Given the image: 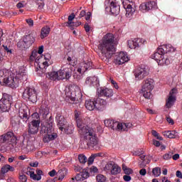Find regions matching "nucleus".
I'll return each instance as SVG.
<instances>
[{"mask_svg": "<svg viewBox=\"0 0 182 182\" xmlns=\"http://www.w3.org/2000/svg\"><path fill=\"white\" fill-rule=\"evenodd\" d=\"M75 117L81 144L84 146H87L89 149L97 150L99 141L96 136V131L88 125L90 123V119L82 117L79 112H75Z\"/></svg>", "mask_w": 182, "mask_h": 182, "instance_id": "obj_1", "label": "nucleus"}, {"mask_svg": "<svg viewBox=\"0 0 182 182\" xmlns=\"http://www.w3.org/2000/svg\"><path fill=\"white\" fill-rule=\"evenodd\" d=\"M27 78L26 70L23 67L16 70V74L7 69L0 70V85L2 86H9L11 89H16V87H19L22 80H26Z\"/></svg>", "mask_w": 182, "mask_h": 182, "instance_id": "obj_2", "label": "nucleus"}, {"mask_svg": "<svg viewBox=\"0 0 182 182\" xmlns=\"http://www.w3.org/2000/svg\"><path fill=\"white\" fill-rule=\"evenodd\" d=\"M88 69H92V62L89 60L80 63L75 68L71 64H66L58 70L59 79L60 80H69L73 75L74 79L80 80L83 73Z\"/></svg>", "mask_w": 182, "mask_h": 182, "instance_id": "obj_3", "label": "nucleus"}, {"mask_svg": "<svg viewBox=\"0 0 182 182\" xmlns=\"http://www.w3.org/2000/svg\"><path fill=\"white\" fill-rule=\"evenodd\" d=\"M101 50V59L103 62L109 63L112 56L116 53V47H114V36L112 33L105 34L100 41L98 46Z\"/></svg>", "mask_w": 182, "mask_h": 182, "instance_id": "obj_4", "label": "nucleus"}, {"mask_svg": "<svg viewBox=\"0 0 182 182\" xmlns=\"http://www.w3.org/2000/svg\"><path fill=\"white\" fill-rule=\"evenodd\" d=\"M176 48L171 44H166L157 49L156 52L151 55V59H154L160 66L170 65V60L164 55L168 52H175Z\"/></svg>", "mask_w": 182, "mask_h": 182, "instance_id": "obj_5", "label": "nucleus"}, {"mask_svg": "<svg viewBox=\"0 0 182 182\" xmlns=\"http://www.w3.org/2000/svg\"><path fill=\"white\" fill-rule=\"evenodd\" d=\"M65 100L71 103H82L83 94L82 90L77 85H73L65 90Z\"/></svg>", "mask_w": 182, "mask_h": 182, "instance_id": "obj_6", "label": "nucleus"}, {"mask_svg": "<svg viewBox=\"0 0 182 182\" xmlns=\"http://www.w3.org/2000/svg\"><path fill=\"white\" fill-rule=\"evenodd\" d=\"M41 134L43 136V141L44 143H49L53 141L58 137V134L53 132V121L50 120L48 122H43L41 124Z\"/></svg>", "mask_w": 182, "mask_h": 182, "instance_id": "obj_7", "label": "nucleus"}, {"mask_svg": "<svg viewBox=\"0 0 182 182\" xmlns=\"http://www.w3.org/2000/svg\"><path fill=\"white\" fill-rule=\"evenodd\" d=\"M154 89V80L151 78H148L143 81L140 93L145 97V99H151V91Z\"/></svg>", "mask_w": 182, "mask_h": 182, "instance_id": "obj_8", "label": "nucleus"}, {"mask_svg": "<svg viewBox=\"0 0 182 182\" xmlns=\"http://www.w3.org/2000/svg\"><path fill=\"white\" fill-rule=\"evenodd\" d=\"M50 59H52V56L50 54L47 53L43 56H42V60L39 68H36V71L40 76H42L46 72V68L50 65L52 63H50Z\"/></svg>", "mask_w": 182, "mask_h": 182, "instance_id": "obj_9", "label": "nucleus"}, {"mask_svg": "<svg viewBox=\"0 0 182 182\" xmlns=\"http://www.w3.org/2000/svg\"><path fill=\"white\" fill-rule=\"evenodd\" d=\"M11 105H12V96L4 94L3 97L0 100V112H9Z\"/></svg>", "mask_w": 182, "mask_h": 182, "instance_id": "obj_10", "label": "nucleus"}, {"mask_svg": "<svg viewBox=\"0 0 182 182\" xmlns=\"http://www.w3.org/2000/svg\"><path fill=\"white\" fill-rule=\"evenodd\" d=\"M123 8L126 10V17L132 18L136 12V4L130 0H122Z\"/></svg>", "mask_w": 182, "mask_h": 182, "instance_id": "obj_11", "label": "nucleus"}, {"mask_svg": "<svg viewBox=\"0 0 182 182\" xmlns=\"http://www.w3.org/2000/svg\"><path fill=\"white\" fill-rule=\"evenodd\" d=\"M23 97L28 99L32 103H36L38 100V93L34 87H26L23 92Z\"/></svg>", "mask_w": 182, "mask_h": 182, "instance_id": "obj_12", "label": "nucleus"}, {"mask_svg": "<svg viewBox=\"0 0 182 182\" xmlns=\"http://www.w3.org/2000/svg\"><path fill=\"white\" fill-rule=\"evenodd\" d=\"M28 134L29 136H35L39 132L41 127V119H33L28 123Z\"/></svg>", "mask_w": 182, "mask_h": 182, "instance_id": "obj_13", "label": "nucleus"}, {"mask_svg": "<svg viewBox=\"0 0 182 182\" xmlns=\"http://www.w3.org/2000/svg\"><path fill=\"white\" fill-rule=\"evenodd\" d=\"M130 60V58L127 55V53L126 52H119L117 53L114 58V65H124V63H127Z\"/></svg>", "mask_w": 182, "mask_h": 182, "instance_id": "obj_14", "label": "nucleus"}, {"mask_svg": "<svg viewBox=\"0 0 182 182\" xmlns=\"http://www.w3.org/2000/svg\"><path fill=\"white\" fill-rule=\"evenodd\" d=\"M35 42V38L31 34L25 36L23 38V41L17 43L18 48H23V49H28L32 43Z\"/></svg>", "mask_w": 182, "mask_h": 182, "instance_id": "obj_15", "label": "nucleus"}, {"mask_svg": "<svg viewBox=\"0 0 182 182\" xmlns=\"http://www.w3.org/2000/svg\"><path fill=\"white\" fill-rule=\"evenodd\" d=\"M0 140L7 144H16V136L13 132H8L1 136Z\"/></svg>", "mask_w": 182, "mask_h": 182, "instance_id": "obj_16", "label": "nucleus"}, {"mask_svg": "<svg viewBox=\"0 0 182 182\" xmlns=\"http://www.w3.org/2000/svg\"><path fill=\"white\" fill-rule=\"evenodd\" d=\"M147 75H149V73H147V70L144 67L138 66L134 70L135 80H143Z\"/></svg>", "mask_w": 182, "mask_h": 182, "instance_id": "obj_17", "label": "nucleus"}, {"mask_svg": "<svg viewBox=\"0 0 182 182\" xmlns=\"http://www.w3.org/2000/svg\"><path fill=\"white\" fill-rule=\"evenodd\" d=\"M157 6V3L155 1H148L141 3L139 5V11L142 12V14H146L149 12V11H151V9H155Z\"/></svg>", "mask_w": 182, "mask_h": 182, "instance_id": "obj_18", "label": "nucleus"}, {"mask_svg": "<svg viewBox=\"0 0 182 182\" xmlns=\"http://www.w3.org/2000/svg\"><path fill=\"white\" fill-rule=\"evenodd\" d=\"M146 40L143 38H134L127 41V46L129 49H136V48H140L144 45Z\"/></svg>", "mask_w": 182, "mask_h": 182, "instance_id": "obj_19", "label": "nucleus"}, {"mask_svg": "<svg viewBox=\"0 0 182 182\" xmlns=\"http://www.w3.org/2000/svg\"><path fill=\"white\" fill-rule=\"evenodd\" d=\"M176 95H177V90L173 88L170 91L168 98L166 99V106L167 109H171V107L174 106V103H176Z\"/></svg>", "mask_w": 182, "mask_h": 182, "instance_id": "obj_20", "label": "nucleus"}, {"mask_svg": "<svg viewBox=\"0 0 182 182\" xmlns=\"http://www.w3.org/2000/svg\"><path fill=\"white\" fill-rule=\"evenodd\" d=\"M49 114V108L48 107H41L39 109V112H34L32 114L33 120H41V116H43V119H46V116Z\"/></svg>", "mask_w": 182, "mask_h": 182, "instance_id": "obj_21", "label": "nucleus"}, {"mask_svg": "<svg viewBox=\"0 0 182 182\" xmlns=\"http://www.w3.org/2000/svg\"><path fill=\"white\" fill-rule=\"evenodd\" d=\"M42 59V55L38 53V51H32L31 55H30V60L31 62H34L35 66H36V68H38L39 70H41L40 66Z\"/></svg>", "mask_w": 182, "mask_h": 182, "instance_id": "obj_22", "label": "nucleus"}, {"mask_svg": "<svg viewBox=\"0 0 182 182\" xmlns=\"http://www.w3.org/2000/svg\"><path fill=\"white\" fill-rule=\"evenodd\" d=\"M130 127H132V123H120L117 121H115L111 129L112 130H118L119 132H120V130H122L123 132H127Z\"/></svg>", "mask_w": 182, "mask_h": 182, "instance_id": "obj_23", "label": "nucleus"}, {"mask_svg": "<svg viewBox=\"0 0 182 182\" xmlns=\"http://www.w3.org/2000/svg\"><path fill=\"white\" fill-rule=\"evenodd\" d=\"M106 105H107V102L104 99L98 97L95 100V108L96 110H98L99 112L105 110Z\"/></svg>", "mask_w": 182, "mask_h": 182, "instance_id": "obj_24", "label": "nucleus"}, {"mask_svg": "<svg viewBox=\"0 0 182 182\" xmlns=\"http://www.w3.org/2000/svg\"><path fill=\"white\" fill-rule=\"evenodd\" d=\"M18 117L21 119L23 123H28L29 115H28V109L26 108H20L18 110Z\"/></svg>", "mask_w": 182, "mask_h": 182, "instance_id": "obj_25", "label": "nucleus"}, {"mask_svg": "<svg viewBox=\"0 0 182 182\" xmlns=\"http://www.w3.org/2000/svg\"><path fill=\"white\" fill-rule=\"evenodd\" d=\"M99 96L104 97H112L113 96V90L109 88H100L98 90Z\"/></svg>", "mask_w": 182, "mask_h": 182, "instance_id": "obj_26", "label": "nucleus"}, {"mask_svg": "<svg viewBox=\"0 0 182 182\" xmlns=\"http://www.w3.org/2000/svg\"><path fill=\"white\" fill-rule=\"evenodd\" d=\"M20 148L25 153H29V151H31V150H32V142H31V141H25V140H23L20 144Z\"/></svg>", "mask_w": 182, "mask_h": 182, "instance_id": "obj_27", "label": "nucleus"}, {"mask_svg": "<svg viewBox=\"0 0 182 182\" xmlns=\"http://www.w3.org/2000/svg\"><path fill=\"white\" fill-rule=\"evenodd\" d=\"M55 120L58 124V127H59L60 130L62 132L63 129H65V117L62 116V114L58 113L55 117Z\"/></svg>", "mask_w": 182, "mask_h": 182, "instance_id": "obj_28", "label": "nucleus"}, {"mask_svg": "<svg viewBox=\"0 0 182 182\" xmlns=\"http://www.w3.org/2000/svg\"><path fill=\"white\" fill-rule=\"evenodd\" d=\"M109 11L112 15H118L119 12H120V6H119V4L112 1L110 4Z\"/></svg>", "mask_w": 182, "mask_h": 182, "instance_id": "obj_29", "label": "nucleus"}, {"mask_svg": "<svg viewBox=\"0 0 182 182\" xmlns=\"http://www.w3.org/2000/svg\"><path fill=\"white\" fill-rule=\"evenodd\" d=\"M162 134L168 139H178V132L176 131H164Z\"/></svg>", "mask_w": 182, "mask_h": 182, "instance_id": "obj_30", "label": "nucleus"}, {"mask_svg": "<svg viewBox=\"0 0 182 182\" xmlns=\"http://www.w3.org/2000/svg\"><path fill=\"white\" fill-rule=\"evenodd\" d=\"M85 106L87 110H96V101L95 100H87Z\"/></svg>", "mask_w": 182, "mask_h": 182, "instance_id": "obj_31", "label": "nucleus"}, {"mask_svg": "<svg viewBox=\"0 0 182 182\" xmlns=\"http://www.w3.org/2000/svg\"><path fill=\"white\" fill-rule=\"evenodd\" d=\"M50 33V28L48 26H46L41 28V39H45Z\"/></svg>", "mask_w": 182, "mask_h": 182, "instance_id": "obj_32", "label": "nucleus"}, {"mask_svg": "<svg viewBox=\"0 0 182 182\" xmlns=\"http://www.w3.org/2000/svg\"><path fill=\"white\" fill-rule=\"evenodd\" d=\"M1 171L2 174H6L9 171H15V168L9 164H6L2 166Z\"/></svg>", "mask_w": 182, "mask_h": 182, "instance_id": "obj_33", "label": "nucleus"}, {"mask_svg": "<svg viewBox=\"0 0 182 182\" xmlns=\"http://www.w3.org/2000/svg\"><path fill=\"white\" fill-rule=\"evenodd\" d=\"M76 178L80 181H83L86 180V178H89V173L87 171L81 172L77 175Z\"/></svg>", "mask_w": 182, "mask_h": 182, "instance_id": "obj_34", "label": "nucleus"}, {"mask_svg": "<svg viewBox=\"0 0 182 182\" xmlns=\"http://www.w3.org/2000/svg\"><path fill=\"white\" fill-rule=\"evenodd\" d=\"M48 77H50L51 80H60L59 78V71H53L48 73Z\"/></svg>", "mask_w": 182, "mask_h": 182, "instance_id": "obj_35", "label": "nucleus"}, {"mask_svg": "<svg viewBox=\"0 0 182 182\" xmlns=\"http://www.w3.org/2000/svg\"><path fill=\"white\" fill-rule=\"evenodd\" d=\"M121 172L122 168H120V166H119L117 164H115L112 168V170H111V174L112 176H117V174H120Z\"/></svg>", "mask_w": 182, "mask_h": 182, "instance_id": "obj_36", "label": "nucleus"}, {"mask_svg": "<svg viewBox=\"0 0 182 182\" xmlns=\"http://www.w3.org/2000/svg\"><path fill=\"white\" fill-rule=\"evenodd\" d=\"M115 165L116 164H114L113 161L108 162L104 168L105 171H112Z\"/></svg>", "mask_w": 182, "mask_h": 182, "instance_id": "obj_37", "label": "nucleus"}, {"mask_svg": "<svg viewBox=\"0 0 182 182\" xmlns=\"http://www.w3.org/2000/svg\"><path fill=\"white\" fill-rule=\"evenodd\" d=\"M152 174L154 177H159L161 174V168L160 167L154 168L152 170Z\"/></svg>", "mask_w": 182, "mask_h": 182, "instance_id": "obj_38", "label": "nucleus"}, {"mask_svg": "<svg viewBox=\"0 0 182 182\" xmlns=\"http://www.w3.org/2000/svg\"><path fill=\"white\" fill-rule=\"evenodd\" d=\"M30 177L31 178H33V180H37V181H39L42 178V176H38V174H35V172L30 171Z\"/></svg>", "mask_w": 182, "mask_h": 182, "instance_id": "obj_39", "label": "nucleus"}, {"mask_svg": "<svg viewBox=\"0 0 182 182\" xmlns=\"http://www.w3.org/2000/svg\"><path fill=\"white\" fill-rule=\"evenodd\" d=\"M78 160L81 164H85L87 161V158L83 154H80L78 156Z\"/></svg>", "mask_w": 182, "mask_h": 182, "instance_id": "obj_40", "label": "nucleus"}, {"mask_svg": "<svg viewBox=\"0 0 182 182\" xmlns=\"http://www.w3.org/2000/svg\"><path fill=\"white\" fill-rule=\"evenodd\" d=\"M122 170L124 173H125L128 176L133 173V170H132V168H127L126 165H122Z\"/></svg>", "mask_w": 182, "mask_h": 182, "instance_id": "obj_41", "label": "nucleus"}, {"mask_svg": "<svg viewBox=\"0 0 182 182\" xmlns=\"http://www.w3.org/2000/svg\"><path fill=\"white\" fill-rule=\"evenodd\" d=\"M36 4L38 6V9H43V7L45 6V3L43 2V0H36Z\"/></svg>", "mask_w": 182, "mask_h": 182, "instance_id": "obj_42", "label": "nucleus"}, {"mask_svg": "<svg viewBox=\"0 0 182 182\" xmlns=\"http://www.w3.org/2000/svg\"><path fill=\"white\" fill-rule=\"evenodd\" d=\"M104 124H105L106 127L112 128V124H113V119H105L104 121Z\"/></svg>", "mask_w": 182, "mask_h": 182, "instance_id": "obj_43", "label": "nucleus"}, {"mask_svg": "<svg viewBox=\"0 0 182 182\" xmlns=\"http://www.w3.org/2000/svg\"><path fill=\"white\" fill-rule=\"evenodd\" d=\"M97 182H105L106 181V177L102 174H99L97 176Z\"/></svg>", "mask_w": 182, "mask_h": 182, "instance_id": "obj_44", "label": "nucleus"}, {"mask_svg": "<svg viewBox=\"0 0 182 182\" xmlns=\"http://www.w3.org/2000/svg\"><path fill=\"white\" fill-rule=\"evenodd\" d=\"M97 83H99V79L97 78V77L96 76L91 77V85L92 86H95L97 85Z\"/></svg>", "mask_w": 182, "mask_h": 182, "instance_id": "obj_45", "label": "nucleus"}, {"mask_svg": "<svg viewBox=\"0 0 182 182\" xmlns=\"http://www.w3.org/2000/svg\"><path fill=\"white\" fill-rule=\"evenodd\" d=\"M152 134H153V136H154V137H156V139H157L158 140H161V141L163 140V137L161 136L160 135H159V134L157 133L156 131L153 130V131H152Z\"/></svg>", "mask_w": 182, "mask_h": 182, "instance_id": "obj_46", "label": "nucleus"}, {"mask_svg": "<svg viewBox=\"0 0 182 182\" xmlns=\"http://www.w3.org/2000/svg\"><path fill=\"white\" fill-rule=\"evenodd\" d=\"M110 83L112 85V86L114 87V89H119V85H117V82L114 81L113 79H109Z\"/></svg>", "mask_w": 182, "mask_h": 182, "instance_id": "obj_47", "label": "nucleus"}, {"mask_svg": "<svg viewBox=\"0 0 182 182\" xmlns=\"http://www.w3.org/2000/svg\"><path fill=\"white\" fill-rule=\"evenodd\" d=\"M73 19H75V14L73 13L68 16V25H72Z\"/></svg>", "mask_w": 182, "mask_h": 182, "instance_id": "obj_48", "label": "nucleus"}, {"mask_svg": "<svg viewBox=\"0 0 182 182\" xmlns=\"http://www.w3.org/2000/svg\"><path fill=\"white\" fill-rule=\"evenodd\" d=\"M172 157H173V154L171 152L164 155V160H170V159H171Z\"/></svg>", "mask_w": 182, "mask_h": 182, "instance_id": "obj_49", "label": "nucleus"}, {"mask_svg": "<svg viewBox=\"0 0 182 182\" xmlns=\"http://www.w3.org/2000/svg\"><path fill=\"white\" fill-rule=\"evenodd\" d=\"M96 158L93 154H92L89 158H88V164H93V161H95V159Z\"/></svg>", "mask_w": 182, "mask_h": 182, "instance_id": "obj_50", "label": "nucleus"}, {"mask_svg": "<svg viewBox=\"0 0 182 182\" xmlns=\"http://www.w3.org/2000/svg\"><path fill=\"white\" fill-rule=\"evenodd\" d=\"M3 48L7 53H12V50L7 46L3 45Z\"/></svg>", "mask_w": 182, "mask_h": 182, "instance_id": "obj_51", "label": "nucleus"}, {"mask_svg": "<svg viewBox=\"0 0 182 182\" xmlns=\"http://www.w3.org/2000/svg\"><path fill=\"white\" fill-rule=\"evenodd\" d=\"M26 22L28 23V26H33V20H32V18L26 19Z\"/></svg>", "mask_w": 182, "mask_h": 182, "instance_id": "obj_52", "label": "nucleus"}, {"mask_svg": "<svg viewBox=\"0 0 182 182\" xmlns=\"http://www.w3.org/2000/svg\"><path fill=\"white\" fill-rule=\"evenodd\" d=\"M19 179L21 180V181L22 182H26L28 181V178H26V175H21L19 176Z\"/></svg>", "mask_w": 182, "mask_h": 182, "instance_id": "obj_53", "label": "nucleus"}, {"mask_svg": "<svg viewBox=\"0 0 182 182\" xmlns=\"http://www.w3.org/2000/svg\"><path fill=\"white\" fill-rule=\"evenodd\" d=\"M90 171L91 173H97V171H99V170L97 169V167L96 166H92L90 168Z\"/></svg>", "mask_w": 182, "mask_h": 182, "instance_id": "obj_54", "label": "nucleus"}, {"mask_svg": "<svg viewBox=\"0 0 182 182\" xmlns=\"http://www.w3.org/2000/svg\"><path fill=\"white\" fill-rule=\"evenodd\" d=\"M123 179L124 180V181L129 182V181H130L132 180V177L130 176H129V175H124L123 176Z\"/></svg>", "mask_w": 182, "mask_h": 182, "instance_id": "obj_55", "label": "nucleus"}, {"mask_svg": "<svg viewBox=\"0 0 182 182\" xmlns=\"http://www.w3.org/2000/svg\"><path fill=\"white\" fill-rule=\"evenodd\" d=\"M84 28H85V32H87V33L90 32V26H89L88 23H85L84 26Z\"/></svg>", "mask_w": 182, "mask_h": 182, "instance_id": "obj_56", "label": "nucleus"}, {"mask_svg": "<svg viewBox=\"0 0 182 182\" xmlns=\"http://www.w3.org/2000/svg\"><path fill=\"white\" fill-rule=\"evenodd\" d=\"M166 121L168 122V123L169 124H171V125L174 124V121H173V119H171V117H166Z\"/></svg>", "mask_w": 182, "mask_h": 182, "instance_id": "obj_57", "label": "nucleus"}, {"mask_svg": "<svg viewBox=\"0 0 182 182\" xmlns=\"http://www.w3.org/2000/svg\"><path fill=\"white\" fill-rule=\"evenodd\" d=\"M85 83H86V85H89L90 86H92V78H91V77H87Z\"/></svg>", "mask_w": 182, "mask_h": 182, "instance_id": "obj_58", "label": "nucleus"}, {"mask_svg": "<svg viewBox=\"0 0 182 182\" xmlns=\"http://www.w3.org/2000/svg\"><path fill=\"white\" fill-rule=\"evenodd\" d=\"M139 174L141 176H145L146 174H147V171L144 168H142L139 171Z\"/></svg>", "mask_w": 182, "mask_h": 182, "instance_id": "obj_59", "label": "nucleus"}, {"mask_svg": "<svg viewBox=\"0 0 182 182\" xmlns=\"http://www.w3.org/2000/svg\"><path fill=\"white\" fill-rule=\"evenodd\" d=\"M153 144H154V146H156V147H160V141H159L156 139L153 140Z\"/></svg>", "mask_w": 182, "mask_h": 182, "instance_id": "obj_60", "label": "nucleus"}, {"mask_svg": "<svg viewBox=\"0 0 182 182\" xmlns=\"http://www.w3.org/2000/svg\"><path fill=\"white\" fill-rule=\"evenodd\" d=\"M37 53H38L39 55H42V53H43V46H41L38 48Z\"/></svg>", "mask_w": 182, "mask_h": 182, "instance_id": "obj_61", "label": "nucleus"}, {"mask_svg": "<svg viewBox=\"0 0 182 182\" xmlns=\"http://www.w3.org/2000/svg\"><path fill=\"white\" fill-rule=\"evenodd\" d=\"M38 164H39V163H38V161L30 163L31 167H38Z\"/></svg>", "mask_w": 182, "mask_h": 182, "instance_id": "obj_62", "label": "nucleus"}, {"mask_svg": "<svg viewBox=\"0 0 182 182\" xmlns=\"http://www.w3.org/2000/svg\"><path fill=\"white\" fill-rule=\"evenodd\" d=\"M23 6H25V4H23V1L19 2V3L17 4V8H18V9L23 8Z\"/></svg>", "mask_w": 182, "mask_h": 182, "instance_id": "obj_63", "label": "nucleus"}, {"mask_svg": "<svg viewBox=\"0 0 182 182\" xmlns=\"http://www.w3.org/2000/svg\"><path fill=\"white\" fill-rule=\"evenodd\" d=\"M176 177H178V178H182L181 171H176Z\"/></svg>", "mask_w": 182, "mask_h": 182, "instance_id": "obj_64", "label": "nucleus"}]
</instances>
